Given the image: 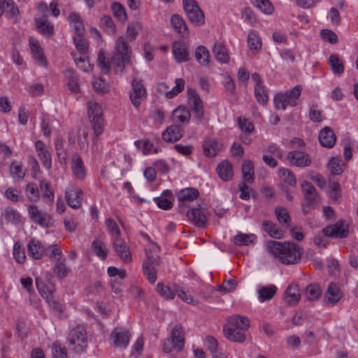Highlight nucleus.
Masks as SVG:
<instances>
[{
	"label": "nucleus",
	"mask_w": 358,
	"mask_h": 358,
	"mask_svg": "<svg viewBox=\"0 0 358 358\" xmlns=\"http://www.w3.org/2000/svg\"><path fill=\"white\" fill-rule=\"evenodd\" d=\"M266 248L268 253L284 264H295L301 257L299 248L295 243L269 241L266 243Z\"/></svg>",
	"instance_id": "obj_1"
},
{
	"label": "nucleus",
	"mask_w": 358,
	"mask_h": 358,
	"mask_svg": "<svg viewBox=\"0 0 358 358\" xmlns=\"http://www.w3.org/2000/svg\"><path fill=\"white\" fill-rule=\"evenodd\" d=\"M131 52L122 36L115 41V52L112 57L114 69L117 72L122 73L125 64L130 62Z\"/></svg>",
	"instance_id": "obj_2"
},
{
	"label": "nucleus",
	"mask_w": 358,
	"mask_h": 358,
	"mask_svg": "<svg viewBox=\"0 0 358 358\" xmlns=\"http://www.w3.org/2000/svg\"><path fill=\"white\" fill-rule=\"evenodd\" d=\"M301 91V87L296 85L289 91L277 94L273 99L275 108L285 110L288 106L295 107L299 103Z\"/></svg>",
	"instance_id": "obj_3"
},
{
	"label": "nucleus",
	"mask_w": 358,
	"mask_h": 358,
	"mask_svg": "<svg viewBox=\"0 0 358 358\" xmlns=\"http://www.w3.org/2000/svg\"><path fill=\"white\" fill-rule=\"evenodd\" d=\"M87 115L96 136L100 135L103 131V117L101 105L94 101L87 104Z\"/></svg>",
	"instance_id": "obj_4"
},
{
	"label": "nucleus",
	"mask_w": 358,
	"mask_h": 358,
	"mask_svg": "<svg viewBox=\"0 0 358 358\" xmlns=\"http://www.w3.org/2000/svg\"><path fill=\"white\" fill-rule=\"evenodd\" d=\"M67 339L71 350L76 353L83 352L87 346V331L81 325H78L72 329L69 333Z\"/></svg>",
	"instance_id": "obj_5"
},
{
	"label": "nucleus",
	"mask_w": 358,
	"mask_h": 358,
	"mask_svg": "<svg viewBox=\"0 0 358 358\" xmlns=\"http://www.w3.org/2000/svg\"><path fill=\"white\" fill-rule=\"evenodd\" d=\"M183 8L188 19L195 25L201 26L205 22L204 15L194 0H182Z\"/></svg>",
	"instance_id": "obj_6"
},
{
	"label": "nucleus",
	"mask_w": 358,
	"mask_h": 358,
	"mask_svg": "<svg viewBox=\"0 0 358 358\" xmlns=\"http://www.w3.org/2000/svg\"><path fill=\"white\" fill-rule=\"evenodd\" d=\"M199 195L197 189L194 187L185 188L178 192L177 198L178 201L179 210L185 213L190 208V204L196 200Z\"/></svg>",
	"instance_id": "obj_7"
},
{
	"label": "nucleus",
	"mask_w": 358,
	"mask_h": 358,
	"mask_svg": "<svg viewBox=\"0 0 358 358\" xmlns=\"http://www.w3.org/2000/svg\"><path fill=\"white\" fill-rule=\"evenodd\" d=\"M109 340L116 348L125 349L130 340L129 331L126 328L116 327L110 333Z\"/></svg>",
	"instance_id": "obj_8"
},
{
	"label": "nucleus",
	"mask_w": 358,
	"mask_h": 358,
	"mask_svg": "<svg viewBox=\"0 0 358 358\" xmlns=\"http://www.w3.org/2000/svg\"><path fill=\"white\" fill-rule=\"evenodd\" d=\"M27 211L30 219L42 227L48 228L51 226V218L46 213H43L35 205H29Z\"/></svg>",
	"instance_id": "obj_9"
},
{
	"label": "nucleus",
	"mask_w": 358,
	"mask_h": 358,
	"mask_svg": "<svg viewBox=\"0 0 358 358\" xmlns=\"http://www.w3.org/2000/svg\"><path fill=\"white\" fill-rule=\"evenodd\" d=\"M252 80L255 83V96L257 101L262 105H265L268 100V91L263 81L257 73L252 74Z\"/></svg>",
	"instance_id": "obj_10"
},
{
	"label": "nucleus",
	"mask_w": 358,
	"mask_h": 358,
	"mask_svg": "<svg viewBox=\"0 0 358 358\" xmlns=\"http://www.w3.org/2000/svg\"><path fill=\"white\" fill-rule=\"evenodd\" d=\"M172 52L178 63L186 62L189 60V45L185 41H174L172 43Z\"/></svg>",
	"instance_id": "obj_11"
},
{
	"label": "nucleus",
	"mask_w": 358,
	"mask_h": 358,
	"mask_svg": "<svg viewBox=\"0 0 358 358\" xmlns=\"http://www.w3.org/2000/svg\"><path fill=\"white\" fill-rule=\"evenodd\" d=\"M131 85L132 91L130 92V99L133 106L138 108L145 99L146 91L143 84L136 79L133 80Z\"/></svg>",
	"instance_id": "obj_12"
},
{
	"label": "nucleus",
	"mask_w": 358,
	"mask_h": 358,
	"mask_svg": "<svg viewBox=\"0 0 358 358\" xmlns=\"http://www.w3.org/2000/svg\"><path fill=\"white\" fill-rule=\"evenodd\" d=\"M112 245L117 255L124 263H129L132 260L131 254L126 242L122 238H113Z\"/></svg>",
	"instance_id": "obj_13"
},
{
	"label": "nucleus",
	"mask_w": 358,
	"mask_h": 358,
	"mask_svg": "<svg viewBox=\"0 0 358 358\" xmlns=\"http://www.w3.org/2000/svg\"><path fill=\"white\" fill-rule=\"evenodd\" d=\"M323 232L329 237L343 238L348 235V224L344 221L340 220L335 224L324 228Z\"/></svg>",
	"instance_id": "obj_14"
},
{
	"label": "nucleus",
	"mask_w": 358,
	"mask_h": 358,
	"mask_svg": "<svg viewBox=\"0 0 358 358\" xmlns=\"http://www.w3.org/2000/svg\"><path fill=\"white\" fill-rule=\"evenodd\" d=\"M83 191L76 187L71 186L65 191V199L68 205L73 208L78 209L81 206Z\"/></svg>",
	"instance_id": "obj_15"
},
{
	"label": "nucleus",
	"mask_w": 358,
	"mask_h": 358,
	"mask_svg": "<svg viewBox=\"0 0 358 358\" xmlns=\"http://www.w3.org/2000/svg\"><path fill=\"white\" fill-rule=\"evenodd\" d=\"M343 297V292L336 283H330L324 296V303L329 306L336 305Z\"/></svg>",
	"instance_id": "obj_16"
},
{
	"label": "nucleus",
	"mask_w": 358,
	"mask_h": 358,
	"mask_svg": "<svg viewBox=\"0 0 358 358\" xmlns=\"http://www.w3.org/2000/svg\"><path fill=\"white\" fill-rule=\"evenodd\" d=\"M188 101L194 115L198 120H202L203 117V103L199 96L194 90H189Z\"/></svg>",
	"instance_id": "obj_17"
},
{
	"label": "nucleus",
	"mask_w": 358,
	"mask_h": 358,
	"mask_svg": "<svg viewBox=\"0 0 358 358\" xmlns=\"http://www.w3.org/2000/svg\"><path fill=\"white\" fill-rule=\"evenodd\" d=\"M203 154L206 157H215L222 149V144L215 138H206L202 143Z\"/></svg>",
	"instance_id": "obj_18"
},
{
	"label": "nucleus",
	"mask_w": 358,
	"mask_h": 358,
	"mask_svg": "<svg viewBox=\"0 0 358 358\" xmlns=\"http://www.w3.org/2000/svg\"><path fill=\"white\" fill-rule=\"evenodd\" d=\"M29 47L32 57L36 63L41 66H47V60L43 53V49L37 40L34 38H29Z\"/></svg>",
	"instance_id": "obj_19"
},
{
	"label": "nucleus",
	"mask_w": 358,
	"mask_h": 358,
	"mask_svg": "<svg viewBox=\"0 0 358 358\" xmlns=\"http://www.w3.org/2000/svg\"><path fill=\"white\" fill-rule=\"evenodd\" d=\"M184 213H186L188 219L198 227H203L207 223V218L200 208L191 207Z\"/></svg>",
	"instance_id": "obj_20"
},
{
	"label": "nucleus",
	"mask_w": 358,
	"mask_h": 358,
	"mask_svg": "<svg viewBox=\"0 0 358 358\" xmlns=\"http://www.w3.org/2000/svg\"><path fill=\"white\" fill-rule=\"evenodd\" d=\"M171 341L173 348L178 352H180L184 348L185 345V336L184 329L182 327H174L171 333Z\"/></svg>",
	"instance_id": "obj_21"
},
{
	"label": "nucleus",
	"mask_w": 358,
	"mask_h": 358,
	"mask_svg": "<svg viewBox=\"0 0 358 358\" xmlns=\"http://www.w3.org/2000/svg\"><path fill=\"white\" fill-rule=\"evenodd\" d=\"M322 146L331 148L336 143V135L330 127H326L320 130L318 136Z\"/></svg>",
	"instance_id": "obj_22"
},
{
	"label": "nucleus",
	"mask_w": 358,
	"mask_h": 358,
	"mask_svg": "<svg viewBox=\"0 0 358 358\" xmlns=\"http://www.w3.org/2000/svg\"><path fill=\"white\" fill-rule=\"evenodd\" d=\"M227 321L228 324L224 327L234 329L236 328L241 331H247L250 325V322L248 317L239 315H234L229 317Z\"/></svg>",
	"instance_id": "obj_23"
},
{
	"label": "nucleus",
	"mask_w": 358,
	"mask_h": 358,
	"mask_svg": "<svg viewBox=\"0 0 358 358\" xmlns=\"http://www.w3.org/2000/svg\"><path fill=\"white\" fill-rule=\"evenodd\" d=\"M217 173L219 177L224 181L232 179L234 170L232 164L227 160L222 161L217 166Z\"/></svg>",
	"instance_id": "obj_24"
},
{
	"label": "nucleus",
	"mask_w": 358,
	"mask_h": 358,
	"mask_svg": "<svg viewBox=\"0 0 358 358\" xmlns=\"http://www.w3.org/2000/svg\"><path fill=\"white\" fill-rule=\"evenodd\" d=\"M27 250L32 258L40 259L43 255L45 248L41 241L31 238L27 244Z\"/></svg>",
	"instance_id": "obj_25"
},
{
	"label": "nucleus",
	"mask_w": 358,
	"mask_h": 358,
	"mask_svg": "<svg viewBox=\"0 0 358 358\" xmlns=\"http://www.w3.org/2000/svg\"><path fill=\"white\" fill-rule=\"evenodd\" d=\"M182 136V130L180 127L173 124L167 127L162 133V138L166 142H174L180 139Z\"/></svg>",
	"instance_id": "obj_26"
},
{
	"label": "nucleus",
	"mask_w": 358,
	"mask_h": 358,
	"mask_svg": "<svg viewBox=\"0 0 358 358\" xmlns=\"http://www.w3.org/2000/svg\"><path fill=\"white\" fill-rule=\"evenodd\" d=\"M171 24L173 29L178 33L181 37H186L189 34L187 27L183 19L179 15H173L171 18Z\"/></svg>",
	"instance_id": "obj_27"
},
{
	"label": "nucleus",
	"mask_w": 358,
	"mask_h": 358,
	"mask_svg": "<svg viewBox=\"0 0 358 358\" xmlns=\"http://www.w3.org/2000/svg\"><path fill=\"white\" fill-rule=\"evenodd\" d=\"M300 299L299 288L297 285H289L285 290V300L289 305H295Z\"/></svg>",
	"instance_id": "obj_28"
},
{
	"label": "nucleus",
	"mask_w": 358,
	"mask_h": 358,
	"mask_svg": "<svg viewBox=\"0 0 358 358\" xmlns=\"http://www.w3.org/2000/svg\"><path fill=\"white\" fill-rule=\"evenodd\" d=\"M223 331L224 336L232 342L243 343L245 341L243 331L238 330L236 328L224 327Z\"/></svg>",
	"instance_id": "obj_29"
},
{
	"label": "nucleus",
	"mask_w": 358,
	"mask_h": 358,
	"mask_svg": "<svg viewBox=\"0 0 358 358\" xmlns=\"http://www.w3.org/2000/svg\"><path fill=\"white\" fill-rule=\"evenodd\" d=\"M1 217L6 223H11L13 224H17L21 222V215L15 208L8 206L4 208Z\"/></svg>",
	"instance_id": "obj_30"
},
{
	"label": "nucleus",
	"mask_w": 358,
	"mask_h": 358,
	"mask_svg": "<svg viewBox=\"0 0 358 358\" xmlns=\"http://www.w3.org/2000/svg\"><path fill=\"white\" fill-rule=\"evenodd\" d=\"M39 186L44 202L52 206L54 202L55 194L50 188V183L46 180H41Z\"/></svg>",
	"instance_id": "obj_31"
},
{
	"label": "nucleus",
	"mask_w": 358,
	"mask_h": 358,
	"mask_svg": "<svg viewBox=\"0 0 358 358\" xmlns=\"http://www.w3.org/2000/svg\"><path fill=\"white\" fill-rule=\"evenodd\" d=\"M213 53L218 62L223 64H227L229 62V55L227 53V50L221 43L217 42L215 43Z\"/></svg>",
	"instance_id": "obj_32"
},
{
	"label": "nucleus",
	"mask_w": 358,
	"mask_h": 358,
	"mask_svg": "<svg viewBox=\"0 0 358 358\" xmlns=\"http://www.w3.org/2000/svg\"><path fill=\"white\" fill-rule=\"evenodd\" d=\"M290 145L294 150L289 152L291 157H305L306 147L304 141L299 138H293Z\"/></svg>",
	"instance_id": "obj_33"
},
{
	"label": "nucleus",
	"mask_w": 358,
	"mask_h": 358,
	"mask_svg": "<svg viewBox=\"0 0 358 358\" xmlns=\"http://www.w3.org/2000/svg\"><path fill=\"white\" fill-rule=\"evenodd\" d=\"M35 23L38 31L47 36H52L53 34V25L50 23L45 17H36Z\"/></svg>",
	"instance_id": "obj_34"
},
{
	"label": "nucleus",
	"mask_w": 358,
	"mask_h": 358,
	"mask_svg": "<svg viewBox=\"0 0 358 358\" xmlns=\"http://www.w3.org/2000/svg\"><path fill=\"white\" fill-rule=\"evenodd\" d=\"M262 228L272 238L280 239L283 236V231L279 229L275 224L270 220H264Z\"/></svg>",
	"instance_id": "obj_35"
},
{
	"label": "nucleus",
	"mask_w": 358,
	"mask_h": 358,
	"mask_svg": "<svg viewBox=\"0 0 358 358\" xmlns=\"http://www.w3.org/2000/svg\"><path fill=\"white\" fill-rule=\"evenodd\" d=\"M276 291L277 287L273 285L259 287L257 290L259 301L263 302L271 299L275 294Z\"/></svg>",
	"instance_id": "obj_36"
},
{
	"label": "nucleus",
	"mask_w": 358,
	"mask_h": 358,
	"mask_svg": "<svg viewBox=\"0 0 358 358\" xmlns=\"http://www.w3.org/2000/svg\"><path fill=\"white\" fill-rule=\"evenodd\" d=\"M190 113L185 107H178L173 111L172 117L175 122L188 123Z\"/></svg>",
	"instance_id": "obj_37"
},
{
	"label": "nucleus",
	"mask_w": 358,
	"mask_h": 358,
	"mask_svg": "<svg viewBox=\"0 0 358 358\" xmlns=\"http://www.w3.org/2000/svg\"><path fill=\"white\" fill-rule=\"evenodd\" d=\"M92 250L95 255L102 260L108 257V250L105 243L99 239H95L92 243Z\"/></svg>",
	"instance_id": "obj_38"
},
{
	"label": "nucleus",
	"mask_w": 358,
	"mask_h": 358,
	"mask_svg": "<svg viewBox=\"0 0 358 358\" xmlns=\"http://www.w3.org/2000/svg\"><path fill=\"white\" fill-rule=\"evenodd\" d=\"M196 61L203 66L207 67L210 63V53L207 48L203 45L196 48L195 51Z\"/></svg>",
	"instance_id": "obj_39"
},
{
	"label": "nucleus",
	"mask_w": 358,
	"mask_h": 358,
	"mask_svg": "<svg viewBox=\"0 0 358 358\" xmlns=\"http://www.w3.org/2000/svg\"><path fill=\"white\" fill-rule=\"evenodd\" d=\"M345 164L341 158H331L327 167L333 175H340L344 171Z\"/></svg>",
	"instance_id": "obj_40"
},
{
	"label": "nucleus",
	"mask_w": 358,
	"mask_h": 358,
	"mask_svg": "<svg viewBox=\"0 0 358 358\" xmlns=\"http://www.w3.org/2000/svg\"><path fill=\"white\" fill-rule=\"evenodd\" d=\"M156 291L162 297L166 300H173L176 296L174 287H173L172 289L162 282H158L157 284Z\"/></svg>",
	"instance_id": "obj_41"
},
{
	"label": "nucleus",
	"mask_w": 358,
	"mask_h": 358,
	"mask_svg": "<svg viewBox=\"0 0 358 358\" xmlns=\"http://www.w3.org/2000/svg\"><path fill=\"white\" fill-rule=\"evenodd\" d=\"M72 56L76 64L79 69L85 72L92 70L93 66L88 62L85 55L72 53Z\"/></svg>",
	"instance_id": "obj_42"
},
{
	"label": "nucleus",
	"mask_w": 358,
	"mask_h": 358,
	"mask_svg": "<svg viewBox=\"0 0 358 358\" xmlns=\"http://www.w3.org/2000/svg\"><path fill=\"white\" fill-rule=\"evenodd\" d=\"M100 27L108 35L114 36L116 34L115 24L112 18L108 15H104L101 17Z\"/></svg>",
	"instance_id": "obj_43"
},
{
	"label": "nucleus",
	"mask_w": 358,
	"mask_h": 358,
	"mask_svg": "<svg viewBox=\"0 0 358 358\" xmlns=\"http://www.w3.org/2000/svg\"><path fill=\"white\" fill-rule=\"evenodd\" d=\"M324 190L334 201H337L341 196L340 184L337 181L331 179L329 180V185Z\"/></svg>",
	"instance_id": "obj_44"
},
{
	"label": "nucleus",
	"mask_w": 358,
	"mask_h": 358,
	"mask_svg": "<svg viewBox=\"0 0 358 358\" xmlns=\"http://www.w3.org/2000/svg\"><path fill=\"white\" fill-rule=\"evenodd\" d=\"M25 194L29 201L36 203L40 199L39 191L36 184L29 182L24 189Z\"/></svg>",
	"instance_id": "obj_45"
},
{
	"label": "nucleus",
	"mask_w": 358,
	"mask_h": 358,
	"mask_svg": "<svg viewBox=\"0 0 358 358\" xmlns=\"http://www.w3.org/2000/svg\"><path fill=\"white\" fill-rule=\"evenodd\" d=\"M71 169L74 176L82 180L85 176V169L81 158H73L72 161Z\"/></svg>",
	"instance_id": "obj_46"
},
{
	"label": "nucleus",
	"mask_w": 358,
	"mask_h": 358,
	"mask_svg": "<svg viewBox=\"0 0 358 358\" xmlns=\"http://www.w3.org/2000/svg\"><path fill=\"white\" fill-rule=\"evenodd\" d=\"M243 178L245 182L252 183L255 180L254 167L250 160H246L242 166Z\"/></svg>",
	"instance_id": "obj_47"
},
{
	"label": "nucleus",
	"mask_w": 358,
	"mask_h": 358,
	"mask_svg": "<svg viewBox=\"0 0 358 358\" xmlns=\"http://www.w3.org/2000/svg\"><path fill=\"white\" fill-rule=\"evenodd\" d=\"M257 240V237L252 234L239 233L234 237V243L236 245H249L252 244Z\"/></svg>",
	"instance_id": "obj_48"
},
{
	"label": "nucleus",
	"mask_w": 358,
	"mask_h": 358,
	"mask_svg": "<svg viewBox=\"0 0 358 358\" xmlns=\"http://www.w3.org/2000/svg\"><path fill=\"white\" fill-rule=\"evenodd\" d=\"M322 295V290L318 285L310 284L305 290L306 298L308 301H316Z\"/></svg>",
	"instance_id": "obj_49"
},
{
	"label": "nucleus",
	"mask_w": 358,
	"mask_h": 358,
	"mask_svg": "<svg viewBox=\"0 0 358 358\" xmlns=\"http://www.w3.org/2000/svg\"><path fill=\"white\" fill-rule=\"evenodd\" d=\"M53 271L58 278L62 279L67 276L70 268L65 264V259H57L53 267Z\"/></svg>",
	"instance_id": "obj_50"
},
{
	"label": "nucleus",
	"mask_w": 358,
	"mask_h": 358,
	"mask_svg": "<svg viewBox=\"0 0 358 358\" xmlns=\"http://www.w3.org/2000/svg\"><path fill=\"white\" fill-rule=\"evenodd\" d=\"M301 189L306 200L308 201L309 203L313 202L317 195L315 187L310 182L304 181L301 184Z\"/></svg>",
	"instance_id": "obj_51"
},
{
	"label": "nucleus",
	"mask_w": 358,
	"mask_h": 358,
	"mask_svg": "<svg viewBox=\"0 0 358 358\" xmlns=\"http://www.w3.org/2000/svg\"><path fill=\"white\" fill-rule=\"evenodd\" d=\"M135 145L139 150H141L144 155H153L157 153L153 145L148 140H138L135 141Z\"/></svg>",
	"instance_id": "obj_52"
},
{
	"label": "nucleus",
	"mask_w": 358,
	"mask_h": 358,
	"mask_svg": "<svg viewBox=\"0 0 358 358\" xmlns=\"http://www.w3.org/2000/svg\"><path fill=\"white\" fill-rule=\"evenodd\" d=\"M251 3L265 14L270 15L274 11V7L268 0H251Z\"/></svg>",
	"instance_id": "obj_53"
},
{
	"label": "nucleus",
	"mask_w": 358,
	"mask_h": 358,
	"mask_svg": "<svg viewBox=\"0 0 358 358\" xmlns=\"http://www.w3.org/2000/svg\"><path fill=\"white\" fill-rule=\"evenodd\" d=\"M73 41L79 54L85 55L88 50V43L84 38V34H74Z\"/></svg>",
	"instance_id": "obj_54"
},
{
	"label": "nucleus",
	"mask_w": 358,
	"mask_h": 358,
	"mask_svg": "<svg viewBox=\"0 0 358 358\" xmlns=\"http://www.w3.org/2000/svg\"><path fill=\"white\" fill-rule=\"evenodd\" d=\"M331 69L334 74H342L344 71L343 62L336 55H331L329 58Z\"/></svg>",
	"instance_id": "obj_55"
},
{
	"label": "nucleus",
	"mask_w": 358,
	"mask_h": 358,
	"mask_svg": "<svg viewBox=\"0 0 358 358\" xmlns=\"http://www.w3.org/2000/svg\"><path fill=\"white\" fill-rule=\"evenodd\" d=\"M66 76L68 78L67 86L69 90L73 93L80 92V86L78 82V78L72 70H67L65 73Z\"/></svg>",
	"instance_id": "obj_56"
},
{
	"label": "nucleus",
	"mask_w": 358,
	"mask_h": 358,
	"mask_svg": "<svg viewBox=\"0 0 358 358\" xmlns=\"http://www.w3.org/2000/svg\"><path fill=\"white\" fill-rule=\"evenodd\" d=\"M248 45L250 50L259 52L262 49V41L255 32H250L248 36Z\"/></svg>",
	"instance_id": "obj_57"
},
{
	"label": "nucleus",
	"mask_w": 358,
	"mask_h": 358,
	"mask_svg": "<svg viewBox=\"0 0 358 358\" xmlns=\"http://www.w3.org/2000/svg\"><path fill=\"white\" fill-rule=\"evenodd\" d=\"M106 225L109 234L113 238H121V231L116 223V222L112 218H108L106 220Z\"/></svg>",
	"instance_id": "obj_58"
},
{
	"label": "nucleus",
	"mask_w": 358,
	"mask_h": 358,
	"mask_svg": "<svg viewBox=\"0 0 358 358\" xmlns=\"http://www.w3.org/2000/svg\"><path fill=\"white\" fill-rule=\"evenodd\" d=\"M278 176L287 185L291 187H294L296 184V180L294 175L288 169L282 168L278 171Z\"/></svg>",
	"instance_id": "obj_59"
},
{
	"label": "nucleus",
	"mask_w": 358,
	"mask_h": 358,
	"mask_svg": "<svg viewBox=\"0 0 358 358\" xmlns=\"http://www.w3.org/2000/svg\"><path fill=\"white\" fill-rule=\"evenodd\" d=\"M4 196L14 203L22 201L23 200V196L21 191L15 187L7 188L5 190Z\"/></svg>",
	"instance_id": "obj_60"
},
{
	"label": "nucleus",
	"mask_w": 358,
	"mask_h": 358,
	"mask_svg": "<svg viewBox=\"0 0 358 358\" xmlns=\"http://www.w3.org/2000/svg\"><path fill=\"white\" fill-rule=\"evenodd\" d=\"M52 358H67V350L60 342L55 341L52 345Z\"/></svg>",
	"instance_id": "obj_61"
},
{
	"label": "nucleus",
	"mask_w": 358,
	"mask_h": 358,
	"mask_svg": "<svg viewBox=\"0 0 358 358\" xmlns=\"http://www.w3.org/2000/svg\"><path fill=\"white\" fill-rule=\"evenodd\" d=\"M173 287L176 291V294L177 293L178 296L184 302L188 304H196L197 301L194 299V298L191 295H188L187 293L184 290V289L180 287L179 285L174 283Z\"/></svg>",
	"instance_id": "obj_62"
},
{
	"label": "nucleus",
	"mask_w": 358,
	"mask_h": 358,
	"mask_svg": "<svg viewBox=\"0 0 358 358\" xmlns=\"http://www.w3.org/2000/svg\"><path fill=\"white\" fill-rule=\"evenodd\" d=\"M10 171L13 178L16 180H22L26 174V171L22 166L16 162H13L10 166Z\"/></svg>",
	"instance_id": "obj_63"
},
{
	"label": "nucleus",
	"mask_w": 358,
	"mask_h": 358,
	"mask_svg": "<svg viewBox=\"0 0 358 358\" xmlns=\"http://www.w3.org/2000/svg\"><path fill=\"white\" fill-rule=\"evenodd\" d=\"M143 272L146 276L147 280L151 283L154 284L157 280V271L155 267L150 263H143Z\"/></svg>",
	"instance_id": "obj_64"
}]
</instances>
